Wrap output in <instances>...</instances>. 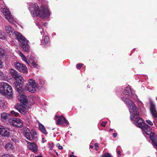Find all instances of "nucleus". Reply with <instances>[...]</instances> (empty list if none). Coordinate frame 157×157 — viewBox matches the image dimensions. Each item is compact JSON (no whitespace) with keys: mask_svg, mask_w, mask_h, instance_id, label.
Returning <instances> with one entry per match:
<instances>
[{"mask_svg":"<svg viewBox=\"0 0 157 157\" xmlns=\"http://www.w3.org/2000/svg\"><path fill=\"white\" fill-rule=\"evenodd\" d=\"M6 32L10 35H15L18 40L21 43V47L23 50L26 52H28L29 47L28 44V41L21 33L17 32H14L13 28L10 25H6L5 27Z\"/></svg>","mask_w":157,"mask_h":157,"instance_id":"1","label":"nucleus"},{"mask_svg":"<svg viewBox=\"0 0 157 157\" xmlns=\"http://www.w3.org/2000/svg\"><path fill=\"white\" fill-rule=\"evenodd\" d=\"M29 10L33 17L39 15L40 17L44 18L49 17L50 15L48 9L45 8L40 11L39 6L36 3H32L30 5Z\"/></svg>","mask_w":157,"mask_h":157,"instance_id":"2","label":"nucleus"},{"mask_svg":"<svg viewBox=\"0 0 157 157\" xmlns=\"http://www.w3.org/2000/svg\"><path fill=\"white\" fill-rule=\"evenodd\" d=\"M128 102H126L125 104L128 106L129 112L131 114V119H134L135 117L138 116L139 114L138 109L135 104L133 103L132 100L128 99Z\"/></svg>","mask_w":157,"mask_h":157,"instance_id":"3","label":"nucleus"},{"mask_svg":"<svg viewBox=\"0 0 157 157\" xmlns=\"http://www.w3.org/2000/svg\"><path fill=\"white\" fill-rule=\"evenodd\" d=\"M123 96L122 97V100L124 102H128V100L134 99L136 97V95L134 94L129 87H126L124 91Z\"/></svg>","mask_w":157,"mask_h":157,"instance_id":"4","label":"nucleus"},{"mask_svg":"<svg viewBox=\"0 0 157 157\" xmlns=\"http://www.w3.org/2000/svg\"><path fill=\"white\" fill-rule=\"evenodd\" d=\"M13 90L11 86L7 83L2 82L0 86V93L4 95L11 96L12 94Z\"/></svg>","mask_w":157,"mask_h":157,"instance_id":"5","label":"nucleus"},{"mask_svg":"<svg viewBox=\"0 0 157 157\" xmlns=\"http://www.w3.org/2000/svg\"><path fill=\"white\" fill-rule=\"evenodd\" d=\"M0 10L1 11L5 16L6 19L10 22L12 23L13 21H14V19L13 17L11 14V13L9 10L5 6H2Z\"/></svg>","mask_w":157,"mask_h":157,"instance_id":"6","label":"nucleus"},{"mask_svg":"<svg viewBox=\"0 0 157 157\" xmlns=\"http://www.w3.org/2000/svg\"><path fill=\"white\" fill-rule=\"evenodd\" d=\"M8 121L10 125L15 127L21 128L23 126L22 121L19 118H10Z\"/></svg>","mask_w":157,"mask_h":157,"instance_id":"7","label":"nucleus"},{"mask_svg":"<svg viewBox=\"0 0 157 157\" xmlns=\"http://www.w3.org/2000/svg\"><path fill=\"white\" fill-rule=\"evenodd\" d=\"M29 85L27 87L26 90L31 93H34L36 90V89L38 87L37 83L35 80L33 79L29 80Z\"/></svg>","mask_w":157,"mask_h":157,"instance_id":"8","label":"nucleus"},{"mask_svg":"<svg viewBox=\"0 0 157 157\" xmlns=\"http://www.w3.org/2000/svg\"><path fill=\"white\" fill-rule=\"evenodd\" d=\"M56 121L57 124L61 126H65L69 124V123L65 118L63 116H56Z\"/></svg>","mask_w":157,"mask_h":157,"instance_id":"9","label":"nucleus"},{"mask_svg":"<svg viewBox=\"0 0 157 157\" xmlns=\"http://www.w3.org/2000/svg\"><path fill=\"white\" fill-rule=\"evenodd\" d=\"M14 65L15 68L21 72H25L27 71V67L24 64L16 62L14 63Z\"/></svg>","mask_w":157,"mask_h":157,"instance_id":"10","label":"nucleus"},{"mask_svg":"<svg viewBox=\"0 0 157 157\" xmlns=\"http://www.w3.org/2000/svg\"><path fill=\"white\" fill-rule=\"evenodd\" d=\"M23 133L25 137L28 140H33V136L29 130L26 127L23 128Z\"/></svg>","mask_w":157,"mask_h":157,"instance_id":"11","label":"nucleus"},{"mask_svg":"<svg viewBox=\"0 0 157 157\" xmlns=\"http://www.w3.org/2000/svg\"><path fill=\"white\" fill-rule=\"evenodd\" d=\"M27 106L26 104L22 103L21 105H17L15 107L20 113L22 114H25L27 112Z\"/></svg>","mask_w":157,"mask_h":157,"instance_id":"12","label":"nucleus"},{"mask_svg":"<svg viewBox=\"0 0 157 157\" xmlns=\"http://www.w3.org/2000/svg\"><path fill=\"white\" fill-rule=\"evenodd\" d=\"M141 128L143 131V133L144 132L147 135L150 136L152 135L153 133H154L152 132L151 128L146 124H144Z\"/></svg>","mask_w":157,"mask_h":157,"instance_id":"13","label":"nucleus"},{"mask_svg":"<svg viewBox=\"0 0 157 157\" xmlns=\"http://www.w3.org/2000/svg\"><path fill=\"white\" fill-rule=\"evenodd\" d=\"M27 146L33 152L36 153L37 152L38 149L36 144L33 143H32L27 141Z\"/></svg>","mask_w":157,"mask_h":157,"instance_id":"14","label":"nucleus"},{"mask_svg":"<svg viewBox=\"0 0 157 157\" xmlns=\"http://www.w3.org/2000/svg\"><path fill=\"white\" fill-rule=\"evenodd\" d=\"M9 129L5 128L2 125H0V134L4 136H9L10 135Z\"/></svg>","mask_w":157,"mask_h":157,"instance_id":"15","label":"nucleus"},{"mask_svg":"<svg viewBox=\"0 0 157 157\" xmlns=\"http://www.w3.org/2000/svg\"><path fill=\"white\" fill-rule=\"evenodd\" d=\"M132 120L135 121V124L137 127L141 128L143 126L142 124L144 123V121L141 118L137 116L135 117L134 119H132Z\"/></svg>","mask_w":157,"mask_h":157,"instance_id":"16","label":"nucleus"},{"mask_svg":"<svg viewBox=\"0 0 157 157\" xmlns=\"http://www.w3.org/2000/svg\"><path fill=\"white\" fill-rule=\"evenodd\" d=\"M150 110L153 117L157 119V111H156L154 104L152 102L150 103Z\"/></svg>","mask_w":157,"mask_h":157,"instance_id":"17","label":"nucleus"},{"mask_svg":"<svg viewBox=\"0 0 157 157\" xmlns=\"http://www.w3.org/2000/svg\"><path fill=\"white\" fill-rule=\"evenodd\" d=\"M21 93H19L17 96L18 100L22 103L27 104V97L25 95L21 94Z\"/></svg>","mask_w":157,"mask_h":157,"instance_id":"18","label":"nucleus"},{"mask_svg":"<svg viewBox=\"0 0 157 157\" xmlns=\"http://www.w3.org/2000/svg\"><path fill=\"white\" fill-rule=\"evenodd\" d=\"M10 115L7 113L3 112L1 114V120L3 122H6V120L9 119Z\"/></svg>","mask_w":157,"mask_h":157,"instance_id":"19","label":"nucleus"},{"mask_svg":"<svg viewBox=\"0 0 157 157\" xmlns=\"http://www.w3.org/2000/svg\"><path fill=\"white\" fill-rule=\"evenodd\" d=\"M155 133H153L150 137L153 146L155 148H157V140L155 138Z\"/></svg>","mask_w":157,"mask_h":157,"instance_id":"20","label":"nucleus"},{"mask_svg":"<svg viewBox=\"0 0 157 157\" xmlns=\"http://www.w3.org/2000/svg\"><path fill=\"white\" fill-rule=\"evenodd\" d=\"M10 72L11 75L14 78L16 77L19 74L16 70L13 69L11 68L10 69Z\"/></svg>","mask_w":157,"mask_h":157,"instance_id":"21","label":"nucleus"},{"mask_svg":"<svg viewBox=\"0 0 157 157\" xmlns=\"http://www.w3.org/2000/svg\"><path fill=\"white\" fill-rule=\"evenodd\" d=\"M21 83L16 82L15 83V86L17 91L19 93H22V90L21 85Z\"/></svg>","mask_w":157,"mask_h":157,"instance_id":"22","label":"nucleus"},{"mask_svg":"<svg viewBox=\"0 0 157 157\" xmlns=\"http://www.w3.org/2000/svg\"><path fill=\"white\" fill-rule=\"evenodd\" d=\"M41 42L42 44L44 46L48 45L49 43V38L47 36H45Z\"/></svg>","mask_w":157,"mask_h":157,"instance_id":"23","label":"nucleus"},{"mask_svg":"<svg viewBox=\"0 0 157 157\" xmlns=\"http://www.w3.org/2000/svg\"><path fill=\"white\" fill-rule=\"evenodd\" d=\"M39 127L40 130L43 134L46 135L47 133L44 126L40 123H39Z\"/></svg>","mask_w":157,"mask_h":157,"instance_id":"24","label":"nucleus"},{"mask_svg":"<svg viewBox=\"0 0 157 157\" xmlns=\"http://www.w3.org/2000/svg\"><path fill=\"white\" fill-rule=\"evenodd\" d=\"M5 148L7 150L13 151L14 149V146L10 143H8L5 146Z\"/></svg>","mask_w":157,"mask_h":157,"instance_id":"25","label":"nucleus"},{"mask_svg":"<svg viewBox=\"0 0 157 157\" xmlns=\"http://www.w3.org/2000/svg\"><path fill=\"white\" fill-rule=\"evenodd\" d=\"M14 78H15L16 82L19 83H22L23 82V78L19 74L18 75V76Z\"/></svg>","mask_w":157,"mask_h":157,"instance_id":"26","label":"nucleus"},{"mask_svg":"<svg viewBox=\"0 0 157 157\" xmlns=\"http://www.w3.org/2000/svg\"><path fill=\"white\" fill-rule=\"evenodd\" d=\"M28 58L29 56H28L27 57V59H29L28 62L29 63V64H28L29 65V64L30 63L34 67H36L37 65L36 63L34 61H33L32 58H29V59Z\"/></svg>","mask_w":157,"mask_h":157,"instance_id":"27","label":"nucleus"},{"mask_svg":"<svg viewBox=\"0 0 157 157\" xmlns=\"http://www.w3.org/2000/svg\"><path fill=\"white\" fill-rule=\"evenodd\" d=\"M19 55L21 57V59L23 61H25L28 64H29V63L27 60L25 56L23 53L20 52L19 53Z\"/></svg>","mask_w":157,"mask_h":157,"instance_id":"28","label":"nucleus"},{"mask_svg":"<svg viewBox=\"0 0 157 157\" xmlns=\"http://www.w3.org/2000/svg\"><path fill=\"white\" fill-rule=\"evenodd\" d=\"M6 55V53L5 50L0 47V57H3Z\"/></svg>","mask_w":157,"mask_h":157,"instance_id":"29","label":"nucleus"},{"mask_svg":"<svg viewBox=\"0 0 157 157\" xmlns=\"http://www.w3.org/2000/svg\"><path fill=\"white\" fill-rule=\"evenodd\" d=\"M6 38L5 33L0 30V38L2 39H5Z\"/></svg>","mask_w":157,"mask_h":157,"instance_id":"30","label":"nucleus"},{"mask_svg":"<svg viewBox=\"0 0 157 157\" xmlns=\"http://www.w3.org/2000/svg\"><path fill=\"white\" fill-rule=\"evenodd\" d=\"M11 113L12 115H14L15 116L17 117L18 116L19 113H18L15 112L13 110H12L11 112Z\"/></svg>","mask_w":157,"mask_h":157,"instance_id":"31","label":"nucleus"},{"mask_svg":"<svg viewBox=\"0 0 157 157\" xmlns=\"http://www.w3.org/2000/svg\"><path fill=\"white\" fill-rule=\"evenodd\" d=\"M146 122L147 123L149 124L150 125H153V122L149 120H146Z\"/></svg>","mask_w":157,"mask_h":157,"instance_id":"32","label":"nucleus"},{"mask_svg":"<svg viewBox=\"0 0 157 157\" xmlns=\"http://www.w3.org/2000/svg\"><path fill=\"white\" fill-rule=\"evenodd\" d=\"M111 155L110 153H107L105 154L104 155L102 156V157H110Z\"/></svg>","mask_w":157,"mask_h":157,"instance_id":"33","label":"nucleus"},{"mask_svg":"<svg viewBox=\"0 0 157 157\" xmlns=\"http://www.w3.org/2000/svg\"><path fill=\"white\" fill-rule=\"evenodd\" d=\"M2 157H13V156L11 155L8 154H5L2 155Z\"/></svg>","mask_w":157,"mask_h":157,"instance_id":"34","label":"nucleus"},{"mask_svg":"<svg viewBox=\"0 0 157 157\" xmlns=\"http://www.w3.org/2000/svg\"><path fill=\"white\" fill-rule=\"evenodd\" d=\"M5 79L4 74L2 73H0V79L1 80H4Z\"/></svg>","mask_w":157,"mask_h":157,"instance_id":"35","label":"nucleus"},{"mask_svg":"<svg viewBox=\"0 0 157 157\" xmlns=\"http://www.w3.org/2000/svg\"><path fill=\"white\" fill-rule=\"evenodd\" d=\"M4 103L2 101H0V107H4Z\"/></svg>","mask_w":157,"mask_h":157,"instance_id":"36","label":"nucleus"},{"mask_svg":"<svg viewBox=\"0 0 157 157\" xmlns=\"http://www.w3.org/2000/svg\"><path fill=\"white\" fill-rule=\"evenodd\" d=\"M82 64L81 63H78L76 65V67L78 69H79L82 66Z\"/></svg>","mask_w":157,"mask_h":157,"instance_id":"37","label":"nucleus"},{"mask_svg":"<svg viewBox=\"0 0 157 157\" xmlns=\"http://www.w3.org/2000/svg\"><path fill=\"white\" fill-rule=\"evenodd\" d=\"M119 147H117V149H116V150L117 152L118 155H119V156H120L121 155V152L120 150L118 151V149Z\"/></svg>","mask_w":157,"mask_h":157,"instance_id":"38","label":"nucleus"},{"mask_svg":"<svg viewBox=\"0 0 157 157\" xmlns=\"http://www.w3.org/2000/svg\"><path fill=\"white\" fill-rule=\"evenodd\" d=\"M32 132H33V133L32 134L33 136V137L35 136L36 134V133L35 131L34 130H32Z\"/></svg>","mask_w":157,"mask_h":157,"instance_id":"39","label":"nucleus"},{"mask_svg":"<svg viewBox=\"0 0 157 157\" xmlns=\"http://www.w3.org/2000/svg\"><path fill=\"white\" fill-rule=\"evenodd\" d=\"M56 146L58 147V148L59 149H63V147L60 146L59 144H56Z\"/></svg>","mask_w":157,"mask_h":157,"instance_id":"40","label":"nucleus"},{"mask_svg":"<svg viewBox=\"0 0 157 157\" xmlns=\"http://www.w3.org/2000/svg\"><path fill=\"white\" fill-rule=\"evenodd\" d=\"M95 149L96 150H98V143L95 144Z\"/></svg>","mask_w":157,"mask_h":157,"instance_id":"41","label":"nucleus"},{"mask_svg":"<svg viewBox=\"0 0 157 157\" xmlns=\"http://www.w3.org/2000/svg\"><path fill=\"white\" fill-rule=\"evenodd\" d=\"M107 123V122H102L101 124V125L102 127H105L106 124Z\"/></svg>","mask_w":157,"mask_h":157,"instance_id":"42","label":"nucleus"},{"mask_svg":"<svg viewBox=\"0 0 157 157\" xmlns=\"http://www.w3.org/2000/svg\"><path fill=\"white\" fill-rule=\"evenodd\" d=\"M42 30H43L42 32V31H41V30L40 31V33L42 35H45L44 32L43 31V29H42Z\"/></svg>","mask_w":157,"mask_h":157,"instance_id":"43","label":"nucleus"},{"mask_svg":"<svg viewBox=\"0 0 157 157\" xmlns=\"http://www.w3.org/2000/svg\"><path fill=\"white\" fill-rule=\"evenodd\" d=\"M2 62L1 61V60H0V68H1L2 67Z\"/></svg>","mask_w":157,"mask_h":157,"instance_id":"44","label":"nucleus"},{"mask_svg":"<svg viewBox=\"0 0 157 157\" xmlns=\"http://www.w3.org/2000/svg\"><path fill=\"white\" fill-rule=\"evenodd\" d=\"M113 136L114 137H116L117 136V133H113Z\"/></svg>","mask_w":157,"mask_h":157,"instance_id":"45","label":"nucleus"},{"mask_svg":"<svg viewBox=\"0 0 157 157\" xmlns=\"http://www.w3.org/2000/svg\"><path fill=\"white\" fill-rule=\"evenodd\" d=\"M39 24V23H36V24L37 25L38 27L39 28V29H40L41 27V26H40V25Z\"/></svg>","mask_w":157,"mask_h":157,"instance_id":"46","label":"nucleus"},{"mask_svg":"<svg viewBox=\"0 0 157 157\" xmlns=\"http://www.w3.org/2000/svg\"><path fill=\"white\" fill-rule=\"evenodd\" d=\"M70 157H77L73 155H70Z\"/></svg>","mask_w":157,"mask_h":157,"instance_id":"47","label":"nucleus"},{"mask_svg":"<svg viewBox=\"0 0 157 157\" xmlns=\"http://www.w3.org/2000/svg\"><path fill=\"white\" fill-rule=\"evenodd\" d=\"M43 25L44 26H46V25H47V23H44L43 24Z\"/></svg>","mask_w":157,"mask_h":157,"instance_id":"48","label":"nucleus"},{"mask_svg":"<svg viewBox=\"0 0 157 157\" xmlns=\"http://www.w3.org/2000/svg\"><path fill=\"white\" fill-rule=\"evenodd\" d=\"M90 147L92 149L93 147V146L92 145H90Z\"/></svg>","mask_w":157,"mask_h":157,"instance_id":"49","label":"nucleus"},{"mask_svg":"<svg viewBox=\"0 0 157 157\" xmlns=\"http://www.w3.org/2000/svg\"><path fill=\"white\" fill-rule=\"evenodd\" d=\"M36 157H43L41 155H40V156H36Z\"/></svg>","mask_w":157,"mask_h":157,"instance_id":"50","label":"nucleus"},{"mask_svg":"<svg viewBox=\"0 0 157 157\" xmlns=\"http://www.w3.org/2000/svg\"><path fill=\"white\" fill-rule=\"evenodd\" d=\"M42 139L43 140H42V143H44V138H42Z\"/></svg>","mask_w":157,"mask_h":157,"instance_id":"51","label":"nucleus"},{"mask_svg":"<svg viewBox=\"0 0 157 157\" xmlns=\"http://www.w3.org/2000/svg\"><path fill=\"white\" fill-rule=\"evenodd\" d=\"M119 148H118V151L120 150H120V149H121V147H120V146H119Z\"/></svg>","mask_w":157,"mask_h":157,"instance_id":"52","label":"nucleus"},{"mask_svg":"<svg viewBox=\"0 0 157 157\" xmlns=\"http://www.w3.org/2000/svg\"><path fill=\"white\" fill-rule=\"evenodd\" d=\"M112 130H113V129H110L109 131H112Z\"/></svg>","mask_w":157,"mask_h":157,"instance_id":"53","label":"nucleus"},{"mask_svg":"<svg viewBox=\"0 0 157 157\" xmlns=\"http://www.w3.org/2000/svg\"><path fill=\"white\" fill-rule=\"evenodd\" d=\"M0 1L2 2V0H0Z\"/></svg>","mask_w":157,"mask_h":157,"instance_id":"54","label":"nucleus"},{"mask_svg":"<svg viewBox=\"0 0 157 157\" xmlns=\"http://www.w3.org/2000/svg\"><path fill=\"white\" fill-rule=\"evenodd\" d=\"M110 157H113L111 156Z\"/></svg>","mask_w":157,"mask_h":157,"instance_id":"55","label":"nucleus"},{"mask_svg":"<svg viewBox=\"0 0 157 157\" xmlns=\"http://www.w3.org/2000/svg\"><path fill=\"white\" fill-rule=\"evenodd\" d=\"M156 100H157V98H156Z\"/></svg>","mask_w":157,"mask_h":157,"instance_id":"56","label":"nucleus"}]
</instances>
